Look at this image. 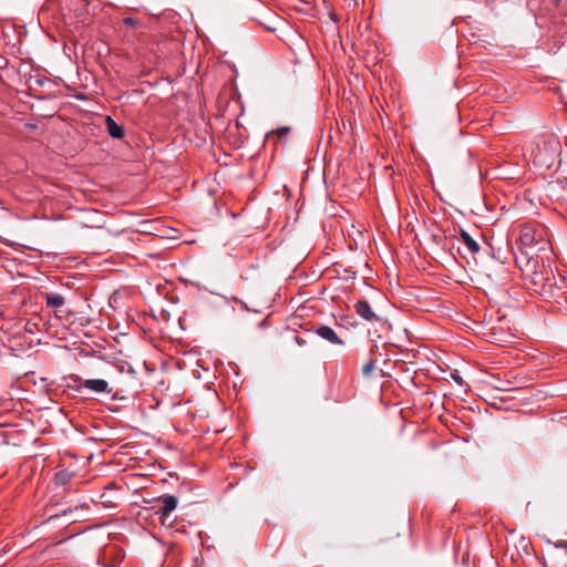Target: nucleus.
<instances>
[{
  "label": "nucleus",
  "mask_w": 567,
  "mask_h": 567,
  "mask_svg": "<svg viewBox=\"0 0 567 567\" xmlns=\"http://www.w3.org/2000/svg\"><path fill=\"white\" fill-rule=\"evenodd\" d=\"M532 289L546 300H554L557 303L567 302V295L557 287L556 278L551 267L542 260V268L536 269L530 278Z\"/></svg>",
  "instance_id": "nucleus-1"
},
{
  "label": "nucleus",
  "mask_w": 567,
  "mask_h": 567,
  "mask_svg": "<svg viewBox=\"0 0 567 567\" xmlns=\"http://www.w3.org/2000/svg\"><path fill=\"white\" fill-rule=\"evenodd\" d=\"M255 6L256 14L249 18L250 21L257 23L268 32L276 31L279 17L261 1H255Z\"/></svg>",
  "instance_id": "nucleus-2"
},
{
  "label": "nucleus",
  "mask_w": 567,
  "mask_h": 567,
  "mask_svg": "<svg viewBox=\"0 0 567 567\" xmlns=\"http://www.w3.org/2000/svg\"><path fill=\"white\" fill-rule=\"evenodd\" d=\"M319 338V326L315 322L300 324V330L296 331L295 340L299 346H316Z\"/></svg>",
  "instance_id": "nucleus-3"
},
{
  "label": "nucleus",
  "mask_w": 567,
  "mask_h": 567,
  "mask_svg": "<svg viewBox=\"0 0 567 567\" xmlns=\"http://www.w3.org/2000/svg\"><path fill=\"white\" fill-rule=\"evenodd\" d=\"M543 239V231L532 227H524L519 235V243L522 245L523 254L529 255L532 250Z\"/></svg>",
  "instance_id": "nucleus-4"
},
{
  "label": "nucleus",
  "mask_w": 567,
  "mask_h": 567,
  "mask_svg": "<svg viewBox=\"0 0 567 567\" xmlns=\"http://www.w3.org/2000/svg\"><path fill=\"white\" fill-rule=\"evenodd\" d=\"M158 501L163 503V506L158 508L155 514L159 515V518L164 524L165 518L176 508L178 502L175 496L168 494L158 497Z\"/></svg>",
  "instance_id": "nucleus-5"
},
{
  "label": "nucleus",
  "mask_w": 567,
  "mask_h": 567,
  "mask_svg": "<svg viewBox=\"0 0 567 567\" xmlns=\"http://www.w3.org/2000/svg\"><path fill=\"white\" fill-rule=\"evenodd\" d=\"M353 308L359 317L367 321H379L380 317L372 310L367 300H358L354 302Z\"/></svg>",
  "instance_id": "nucleus-6"
},
{
  "label": "nucleus",
  "mask_w": 567,
  "mask_h": 567,
  "mask_svg": "<svg viewBox=\"0 0 567 567\" xmlns=\"http://www.w3.org/2000/svg\"><path fill=\"white\" fill-rule=\"evenodd\" d=\"M322 6H323V8L321 7V11H323V9H324L327 14L330 18V22L327 23V32L331 33V35L334 37L338 34V30H339L338 29L339 18H338L336 11L333 10V8L326 0H322ZM322 14H323V12H321V16Z\"/></svg>",
  "instance_id": "nucleus-7"
},
{
  "label": "nucleus",
  "mask_w": 567,
  "mask_h": 567,
  "mask_svg": "<svg viewBox=\"0 0 567 567\" xmlns=\"http://www.w3.org/2000/svg\"><path fill=\"white\" fill-rule=\"evenodd\" d=\"M105 127L112 138L122 140L125 136L124 126L116 123L110 115L105 117Z\"/></svg>",
  "instance_id": "nucleus-8"
},
{
  "label": "nucleus",
  "mask_w": 567,
  "mask_h": 567,
  "mask_svg": "<svg viewBox=\"0 0 567 567\" xmlns=\"http://www.w3.org/2000/svg\"><path fill=\"white\" fill-rule=\"evenodd\" d=\"M84 389L97 392V393H111L112 389L109 383L103 379H91L83 382Z\"/></svg>",
  "instance_id": "nucleus-9"
},
{
  "label": "nucleus",
  "mask_w": 567,
  "mask_h": 567,
  "mask_svg": "<svg viewBox=\"0 0 567 567\" xmlns=\"http://www.w3.org/2000/svg\"><path fill=\"white\" fill-rule=\"evenodd\" d=\"M321 339L337 346H343V340L336 333V331L328 327L321 324Z\"/></svg>",
  "instance_id": "nucleus-10"
},
{
  "label": "nucleus",
  "mask_w": 567,
  "mask_h": 567,
  "mask_svg": "<svg viewBox=\"0 0 567 567\" xmlns=\"http://www.w3.org/2000/svg\"><path fill=\"white\" fill-rule=\"evenodd\" d=\"M460 239L471 254L474 255L480 251V245L466 230H460Z\"/></svg>",
  "instance_id": "nucleus-11"
},
{
  "label": "nucleus",
  "mask_w": 567,
  "mask_h": 567,
  "mask_svg": "<svg viewBox=\"0 0 567 567\" xmlns=\"http://www.w3.org/2000/svg\"><path fill=\"white\" fill-rule=\"evenodd\" d=\"M75 473L69 468H62L55 473L54 482L56 485H66L72 481Z\"/></svg>",
  "instance_id": "nucleus-12"
},
{
  "label": "nucleus",
  "mask_w": 567,
  "mask_h": 567,
  "mask_svg": "<svg viewBox=\"0 0 567 567\" xmlns=\"http://www.w3.org/2000/svg\"><path fill=\"white\" fill-rule=\"evenodd\" d=\"M45 305L49 308L59 309L64 306V298L58 293H45L44 295Z\"/></svg>",
  "instance_id": "nucleus-13"
},
{
  "label": "nucleus",
  "mask_w": 567,
  "mask_h": 567,
  "mask_svg": "<svg viewBox=\"0 0 567 567\" xmlns=\"http://www.w3.org/2000/svg\"><path fill=\"white\" fill-rule=\"evenodd\" d=\"M45 84L51 85L52 81L44 75L37 74L34 76H30L29 79V89L32 91L35 90V86H43Z\"/></svg>",
  "instance_id": "nucleus-14"
},
{
  "label": "nucleus",
  "mask_w": 567,
  "mask_h": 567,
  "mask_svg": "<svg viewBox=\"0 0 567 567\" xmlns=\"http://www.w3.org/2000/svg\"><path fill=\"white\" fill-rule=\"evenodd\" d=\"M289 131H290V127H288V126H282V127L277 128L276 131H270L267 133L265 142L268 143L271 140H274V143L276 144L277 140L287 135L289 133Z\"/></svg>",
  "instance_id": "nucleus-15"
},
{
  "label": "nucleus",
  "mask_w": 567,
  "mask_h": 567,
  "mask_svg": "<svg viewBox=\"0 0 567 567\" xmlns=\"http://www.w3.org/2000/svg\"><path fill=\"white\" fill-rule=\"evenodd\" d=\"M69 382L66 384V386L69 389H72V390H75L78 392H80L82 389H84V385H83V382L82 379L76 375V374H71L69 378H68Z\"/></svg>",
  "instance_id": "nucleus-16"
},
{
  "label": "nucleus",
  "mask_w": 567,
  "mask_h": 567,
  "mask_svg": "<svg viewBox=\"0 0 567 567\" xmlns=\"http://www.w3.org/2000/svg\"><path fill=\"white\" fill-rule=\"evenodd\" d=\"M375 361L370 359L362 368V373L369 375L374 369Z\"/></svg>",
  "instance_id": "nucleus-17"
},
{
  "label": "nucleus",
  "mask_w": 567,
  "mask_h": 567,
  "mask_svg": "<svg viewBox=\"0 0 567 567\" xmlns=\"http://www.w3.org/2000/svg\"><path fill=\"white\" fill-rule=\"evenodd\" d=\"M332 264H334V260L330 257V254L321 250V267Z\"/></svg>",
  "instance_id": "nucleus-18"
},
{
  "label": "nucleus",
  "mask_w": 567,
  "mask_h": 567,
  "mask_svg": "<svg viewBox=\"0 0 567 567\" xmlns=\"http://www.w3.org/2000/svg\"><path fill=\"white\" fill-rule=\"evenodd\" d=\"M451 379L457 383L460 386H463L464 385V380L463 378L461 377V374L458 373V371H453L451 372Z\"/></svg>",
  "instance_id": "nucleus-19"
},
{
  "label": "nucleus",
  "mask_w": 567,
  "mask_h": 567,
  "mask_svg": "<svg viewBox=\"0 0 567 567\" xmlns=\"http://www.w3.org/2000/svg\"><path fill=\"white\" fill-rule=\"evenodd\" d=\"M123 23L126 27L135 28L138 24V20L133 17H126L123 19Z\"/></svg>",
  "instance_id": "nucleus-20"
},
{
  "label": "nucleus",
  "mask_w": 567,
  "mask_h": 567,
  "mask_svg": "<svg viewBox=\"0 0 567 567\" xmlns=\"http://www.w3.org/2000/svg\"><path fill=\"white\" fill-rule=\"evenodd\" d=\"M70 313H71V311L69 309H63V307L55 309V315L60 319L68 317Z\"/></svg>",
  "instance_id": "nucleus-21"
},
{
  "label": "nucleus",
  "mask_w": 567,
  "mask_h": 567,
  "mask_svg": "<svg viewBox=\"0 0 567 567\" xmlns=\"http://www.w3.org/2000/svg\"><path fill=\"white\" fill-rule=\"evenodd\" d=\"M8 64H9L8 59H6V58L1 56V58H0V69H1V70H2V69H6V68L8 66Z\"/></svg>",
  "instance_id": "nucleus-22"
},
{
  "label": "nucleus",
  "mask_w": 567,
  "mask_h": 567,
  "mask_svg": "<svg viewBox=\"0 0 567 567\" xmlns=\"http://www.w3.org/2000/svg\"><path fill=\"white\" fill-rule=\"evenodd\" d=\"M557 548H565L567 550V542L561 540L555 545Z\"/></svg>",
  "instance_id": "nucleus-23"
},
{
  "label": "nucleus",
  "mask_w": 567,
  "mask_h": 567,
  "mask_svg": "<svg viewBox=\"0 0 567 567\" xmlns=\"http://www.w3.org/2000/svg\"><path fill=\"white\" fill-rule=\"evenodd\" d=\"M308 310V307L307 306H301L298 311L300 312V317H302L303 315H306V311Z\"/></svg>",
  "instance_id": "nucleus-24"
},
{
  "label": "nucleus",
  "mask_w": 567,
  "mask_h": 567,
  "mask_svg": "<svg viewBox=\"0 0 567 567\" xmlns=\"http://www.w3.org/2000/svg\"><path fill=\"white\" fill-rule=\"evenodd\" d=\"M75 97H76L78 100H83V101H84V100H86V95H85L84 93H78V94L75 95Z\"/></svg>",
  "instance_id": "nucleus-25"
},
{
  "label": "nucleus",
  "mask_w": 567,
  "mask_h": 567,
  "mask_svg": "<svg viewBox=\"0 0 567 567\" xmlns=\"http://www.w3.org/2000/svg\"><path fill=\"white\" fill-rule=\"evenodd\" d=\"M308 55H309V58H310L311 60H315V59H316V56H315L313 52H311V51L309 52V54H308Z\"/></svg>",
  "instance_id": "nucleus-26"
},
{
  "label": "nucleus",
  "mask_w": 567,
  "mask_h": 567,
  "mask_svg": "<svg viewBox=\"0 0 567 567\" xmlns=\"http://www.w3.org/2000/svg\"><path fill=\"white\" fill-rule=\"evenodd\" d=\"M33 96H34V97H38V99H45V97H47V96H43V95H37V94H34Z\"/></svg>",
  "instance_id": "nucleus-27"
},
{
  "label": "nucleus",
  "mask_w": 567,
  "mask_h": 567,
  "mask_svg": "<svg viewBox=\"0 0 567 567\" xmlns=\"http://www.w3.org/2000/svg\"><path fill=\"white\" fill-rule=\"evenodd\" d=\"M563 0H554L555 4L558 6Z\"/></svg>",
  "instance_id": "nucleus-28"
}]
</instances>
